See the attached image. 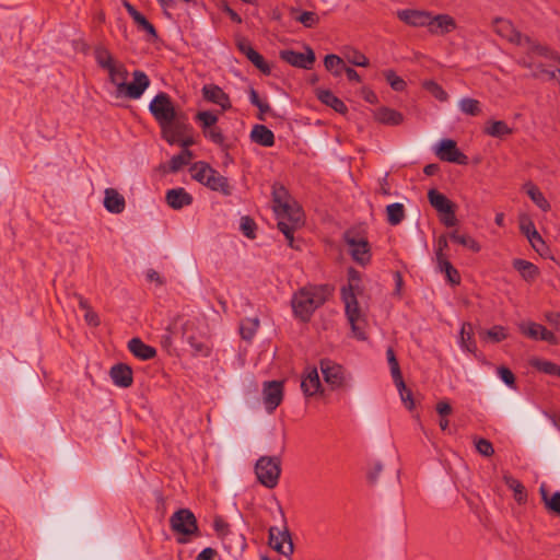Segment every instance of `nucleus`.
Wrapping results in <instances>:
<instances>
[{"label": "nucleus", "mask_w": 560, "mask_h": 560, "mask_svg": "<svg viewBox=\"0 0 560 560\" xmlns=\"http://www.w3.org/2000/svg\"><path fill=\"white\" fill-rule=\"evenodd\" d=\"M428 31L433 36H445L457 28L455 19L450 14H431Z\"/></svg>", "instance_id": "nucleus-18"}, {"label": "nucleus", "mask_w": 560, "mask_h": 560, "mask_svg": "<svg viewBox=\"0 0 560 560\" xmlns=\"http://www.w3.org/2000/svg\"><path fill=\"white\" fill-rule=\"evenodd\" d=\"M475 446L477 452L482 456L490 457L494 453L492 443L487 439H475Z\"/></svg>", "instance_id": "nucleus-56"}, {"label": "nucleus", "mask_w": 560, "mask_h": 560, "mask_svg": "<svg viewBox=\"0 0 560 560\" xmlns=\"http://www.w3.org/2000/svg\"><path fill=\"white\" fill-rule=\"evenodd\" d=\"M485 133L493 138H504L513 132V129L503 120H490L486 124Z\"/></svg>", "instance_id": "nucleus-33"}, {"label": "nucleus", "mask_w": 560, "mask_h": 560, "mask_svg": "<svg viewBox=\"0 0 560 560\" xmlns=\"http://www.w3.org/2000/svg\"><path fill=\"white\" fill-rule=\"evenodd\" d=\"M539 492L546 508L555 513L560 514V491L555 492L552 497L549 498L545 485H541Z\"/></svg>", "instance_id": "nucleus-46"}, {"label": "nucleus", "mask_w": 560, "mask_h": 560, "mask_svg": "<svg viewBox=\"0 0 560 560\" xmlns=\"http://www.w3.org/2000/svg\"><path fill=\"white\" fill-rule=\"evenodd\" d=\"M272 202L278 229L285 236L289 246L294 248V232L303 226L304 212L287 188L279 184L272 186Z\"/></svg>", "instance_id": "nucleus-1"}, {"label": "nucleus", "mask_w": 560, "mask_h": 560, "mask_svg": "<svg viewBox=\"0 0 560 560\" xmlns=\"http://www.w3.org/2000/svg\"><path fill=\"white\" fill-rule=\"evenodd\" d=\"M191 177L211 190L220 191L225 196L231 195V187L226 177L219 174L208 163L199 161L189 168Z\"/></svg>", "instance_id": "nucleus-5"}, {"label": "nucleus", "mask_w": 560, "mask_h": 560, "mask_svg": "<svg viewBox=\"0 0 560 560\" xmlns=\"http://www.w3.org/2000/svg\"><path fill=\"white\" fill-rule=\"evenodd\" d=\"M135 22L139 25V27L145 31L152 38L158 37L155 27L145 19L144 15L140 14L138 18H136Z\"/></svg>", "instance_id": "nucleus-63"}, {"label": "nucleus", "mask_w": 560, "mask_h": 560, "mask_svg": "<svg viewBox=\"0 0 560 560\" xmlns=\"http://www.w3.org/2000/svg\"><path fill=\"white\" fill-rule=\"evenodd\" d=\"M493 30L494 32L501 36L502 38L508 39L509 42L520 45L527 46L528 49L537 50L538 54L544 55L546 48L540 45L534 43L529 37L523 36L518 31L515 30L513 24L505 19L497 18L493 20Z\"/></svg>", "instance_id": "nucleus-7"}, {"label": "nucleus", "mask_w": 560, "mask_h": 560, "mask_svg": "<svg viewBox=\"0 0 560 560\" xmlns=\"http://www.w3.org/2000/svg\"><path fill=\"white\" fill-rule=\"evenodd\" d=\"M165 199L167 205L175 210H179L191 205L192 196L184 188H174L166 191Z\"/></svg>", "instance_id": "nucleus-23"}, {"label": "nucleus", "mask_w": 560, "mask_h": 560, "mask_svg": "<svg viewBox=\"0 0 560 560\" xmlns=\"http://www.w3.org/2000/svg\"><path fill=\"white\" fill-rule=\"evenodd\" d=\"M481 338H488L493 342H500L508 338L506 328L500 325H495L488 330L480 331Z\"/></svg>", "instance_id": "nucleus-49"}, {"label": "nucleus", "mask_w": 560, "mask_h": 560, "mask_svg": "<svg viewBox=\"0 0 560 560\" xmlns=\"http://www.w3.org/2000/svg\"><path fill=\"white\" fill-rule=\"evenodd\" d=\"M296 21L302 23L305 27H313L318 23L319 19L316 13L304 11L296 18Z\"/></svg>", "instance_id": "nucleus-60"}, {"label": "nucleus", "mask_w": 560, "mask_h": 560, "mask_svg": "<svg viewBox=\"0 0 560 560\" xmlns=\"http://www.w3.org/2000/svg\"><path fill=\"white\" fill-rule=\"evenodd\" d=\"M513 267L521 273L522 278L528 282L534 281L539 273L538 268L534 264L524 259H514Z\"/></svg>", "instance_id": "nucleus-34"}, {"label": "nucleus", "mask_w": 560, "mask_h": 560, "mask_svg": "<svg viewBox=\"0 0 560 560\" xmlns=\"http://www.w3.org/2000/svg\"><path fill=\"white\" fill-rule=\"evenodd\" d=\"M256 223L249 217H243L241 219V231L248 238H255Z\"/></svg>", "instance_id": "nucleus-59"}, {"label": "nucleus", "mask_w": 560, "mask_h": 560, "mask_svg": "<svg viewBox=\"0 0 560 560\" xmlns=\"http://www.w3.org/2000/svg\"><path fill=\"white\" fill-rule=\"evenodd\" d=\"M357 278L354 270L350 271V282ZM341 298L346 306V315L351 326L353 336L359 340H365L366 336V319L361 313L359 303L355 298L354 289L352 283L349 287L341 289Z\"/></svg>", "instance_id": "nucleus-3"}, {"label": "nucleus", "mask_w": 560, "mask_h": 560, "mask_svg": "<svg viewBox=\"0 0 560 560\" xmlns=\"http://www.w3.org/2000/svg\"><path fill=\"white\" fill-rule=\"evenodd\" d=\"M503 480L504 483L513 491L515 501L520 504L525 503L527 500V492L521 481L509 474L503 476Z\"/></svg>", "instance_id": "nucleus-37"}, {"label": "nucleus", "mask_w": 560, "mask_h": 560, "mask_svg": "<svg viewBox=\"0 0 560 560\" xmlns=\"http://www.w3.org/2000/svg\"><path fill=\"white\" fill-rule=\"evenodd\" d=\"M283 399V384L279 381H268L262 384V400L266 410L272 413Z\"/></svg>", "instance_id": "nucleus-14"}, {"label": "nucleus", "mask_w": 560, "mask_h": 560, "mask_svg": "<svg viewBox=\"0 0 560 560\" xmlns=\"http://www.w3.org/2000/svg\"><path fill=\"white\" fill-rule=\"evenodd\" d=\"M316 95L322 103L331 107L337 113H339V114L347 113L348 108H347L346 104L329 90L318 89L316 91Z\"/></svg>", "instance_id": "nucleus-30"}, {"label": "nucleus", "mask_w": 560, "mask_h": 560, "mask_svg": "<svg viewBox=\"0 0 560 560\" xmlns=\"http://www.w3.org/2000/svg\"><path fill=\"white\" fill-rule=\"evenodd\" d=\"M109 375L113 383L118 387L127 388L133 382L131 368L124 363L112 366Z\"/></svg>", "instance_id": "nucleus-22"}, {"label": "nucleus", "mask_w": 560, "mask_h": 560, "mask_svg": "<svg viewBox=\"0 0 560 560\" xmlns=\"http://www.w3.org/2000/svg\"><path fill=\"white\" fill-rule=\"evenodd\" d=\"M386 357H387V361H388V364L390 368V374H392L395 385H399L400 387H402L404 386L402 374H401L400 366L397 361L395 351L392 347H389L386 350Z\"/></svg>", "instance_id": "nucleus-38"}, {"label": "nucleus", "mask_w": 560, "mask_h": 560, "mask_svg": "<svg viewBox=\"0 0 560 560\" xmlns=\"http://www.w3.org/2000/svg\"><path fill=\"white\" fill-rule=\"evenodd\" d=\"M203 136L208 138L210 141H212L215 144L222 145L224 143V136L221 131V129L217 126L212 127L211 129H208L203 132Z\"/></svg>", "instance_id": "nucleus-62"}, {"label": "nucleus", "mask_w": 560, "mask_h": 560, "mask_svg": "<svg viewBox=\"0 0 560 560\" xmlns=\"http://www.w3.org/2000/svg\"><path fill=\"white\" fill-rule=\"evenodd\" d=\"M104 195V207L108 212L121 213L125 210V198L116 189L106 188Z\"/></svg>", "instance_id": "nucleus-24"}, {"label": "nucleus", "mask_w": 560, "mask_h": 560, "mask_svg": "<svg viewBox=\"0 0 560 560\" xmlns=\"http://www.w3.org/2000/svg\"><path fill=\"white\" fill-rule=\"evenodd\" d=\"M196 120L200 124L203 133L208 129H211L215 126L218 121V116L214 115L212 112L205 110L197 113Z\"/></svg>", "instance_id": "nucleus-50"}, {"label": "nucleus", "mask_w": 560, "mask_h": 560, "mask_svg": "<svg viewBox=\"0 0 560 560\" xmlns=\"http://www.w3.org/2000/svg\"><path fill=\"white\" fill-rule=\"evenodd\" d=\"M94 57L97 65L104 70H107L116 62L112 52L103 45H97L94 47Z\"/></svg>", "instance_id": "nucleus-40"}, {"label": "nucleus", "mask_w": 560, "mask_h": 560, "mask_svg": "<svg viewBox=\"0 0 560 560\" xmlns=\"http://www.w3.org/2000/svg\"><path fill=\"white\" fill-rule=\"evenodd\" d=\"M343 238L350 248L353 260L360 265H366L371 260L370 245L364 236L355 231H347Z\"/></svg>", "instance_id": "nucleus-10"}, {"label": "nucleus", "mask_w": 560, "mask_h": 560, "mask_svg": "<svg viewBox=\"0 0 560 560\" xmlns=\"http://www.w3.org/2000/svg\"><path fill=\"white\" fill-rule=\"evenodd\" d=\"M183 336L195 355L208 357L211 352L208 325L203 319L191 318L183 325Z\"/></svg>", "instance_id": "nucleus-4"}, {"label": "nucleus", "mask_w": 560, "mask_h": 560, "mask_svg": "<svg viewBox=\"0 0 560 560\" xmlns=\"http://www.w3.org/2000/svg\"><path fill=\"white\" fill-rule=\"evenodd\" d=\"M422 86L439 101H441V102L447 101V98H448L447 93L435 81H432V80L424 81Z\"/></svg>", "instance_id": "nucleus-52"}, {"label": "nucleus", "mask_w": 560, "mask_h": 560, "mask_svg": "<svg viewBox=\"0 0 560 560\" xmlns=\"http://www.w3.org/2000/svg\"><path fill=\"white\" fill-rule=\"evenodd\" d=\"M524 189H525L526 194L528 195V197L533 200V202L539 209H541L544 212L549 211L550 203L548 202V200L545 198L544 194L539 190V188L536 185H534L532 183H526L524 185Z\"/></svg>", "instance_id": "nucleus-35"}, {"label": "nucleus", "mask_w": 560, "mask_h": 560, "mask_svg": "<svg viewBox=\"0 0 560 560\" xmlns=\"http://www.w3.org/2000/svg\"><path fill=\"white\" fill-rule=\"evenodd\" d=\"M498 375L500 378L510 387H514L515 385V376L512 371L505 366H500L498 369Z\"/></svg>", "instance_id": "nucleus-64"}, {"label": "nucleus", "mask_w": 560, "mask_h": 560, "mask_svg": "<svg viewBox=\"0 0 560 560\" xmlns=\"http://www.w3.org/2000/svg\"><path fill=\"white\" fill-rule=\"evenodd\" d=\"M435 410L440 416L439 427L442 431H446L450 424L447 417L453 412L452 406L447 400H441L436 404Z\"/></svg>", "instance_id": "nucleus-45"}, {"label": "nucleus", "mask_w": 560, "mask_h": 560, "mask_svg": "<svg viewBox=\"0 0 560 560\" xmlns=\"http://www.w3.org/2000/svg\"><path fill=\"white\" fill-rule=\"evenodd\" d=\"M459 109L469 116H478L481 113L480 102L475 98L464 97L458 103Z\"/></svg>", "instance_id": "nucleus-47"}, {"label": "nucleus", "mask_w": 560, "mask_h": 560, "mask_svg": "<svg viewBox=\"0 0 560 560\" xmlns=\"http://www.w3.org/2000/svg\"><path fill=\"white\" fill-rule=\"evenodd\" d=\"M448 234L440 235L435 242L434 254H435V262L448 259L445 249L448 247Z\"/></svg>", "instance_id": "nucleus-55"}, {"label": "nucleus", "mask_w": 560, "mask_h": 560, "mask_svg": "<svg viewBox=\"0 0 560 560\" xmlns=\"http://www.w3.org/2000/svg\"><path fill=\"white\" fill-rule=\"evenodd\" d=\"M431 14L430 11L415 9L397 11V18L412 27H429Z\"/></svg>", "instance_id": "nucleus-19"}, {"label": "nucleus", "mask_w": 560, "mask_h": 560, "mask_svg": "<svg viewBox=\"0 0 560 560\" xmlns=\"http://www.w3.org/2000/svg\"><path fill=\"white\" fill-rule=\"evenodd\" d=\"M435 153L442 161L458 165L468 164V156L457 148L456 142L452 139L441 140Z\"/></svg>", "instance_id": "nucleus-12"}, {"label": "nucleus", "mask_w": 560, "mask_h": 560, "mask_svg": "<svg viewBox=\"0 0 560 560\" xmlns=\"http://www.w3.org/2000/svg\"><path fill=\"white\" fill-rule=\"evenodd\" d=\"M178 117L175 122H171L164 126H161L162 137L170 144H175L179 142L180 138L190 130L188 124Z\"/></svg>", "instance_id": "nucleus-20"}, {"label": "nucleus", "mask_w": 560, "mask_h": 560, "mask_svg": "<svg viewBox=\"0 0 560 560\" xmlns=\"http://www.w3.org/2000/svg\"><path fill=\"white\" fill-rule=\"evenodd\" d=\"M269 545L273 550L285 557H290L294 551L291 534L287 527L283 529L271 527L269 529Z\"/></svg>", "instance_id": "nucleus-11"}, {"label": "nucleus", "mask_w": 560, "mask_h": 560, "mask_svg": "<svg viewBox=\"0 0 560 560\" xmlns=\"http://www.w3.org/2000/svg\"><path fill=\"white\" fill-rule=\"evenodd\" d=\"M319 366L325 382L332 389L342 387L345 385L346 376L341 365L329 359H323L319 362Z\"/></svg>", "instance_id": "nucleus-13"}, {"label": "nucleus", "mask_w": 560, "mask_h": 560, "mask_svg": "<svg viewBox=\"0 0 560 560\" xmlns=\"http://www.w3.org/2000/svg\"><path fill=\"white\" fill-rule=\"evenodd\" d=\"M172 530L182 536H191L198 533L197 520L189 509H179L170 518Z\"/></svg>", "instance_id": "nucleus-9"}, {"label": "nucleus", "mask_w": 560, "mask_h": 560, "mask_svg": "<svg viewBox=\"0 0 560 560\" xmlns=\"http://www.w3.org/2000/svg\"><path fill=\"white\" fill-rule=\"evenodd\" d=\"M428 199L430 205L441 213L454 212L455 205L443 194L436 189L428 191Z\"/></svg>", "instance_id": "nucleus-25"}, {"label": "nucleus", "mask_w": 560, "mask_h": 560, "mask_svg": "<svg viewBox=\"0 0 560 560\" xmlns=\"http://www.w3.org/2000/svg\"><path fill=\"white\" fill-rule=\"evenodd\" d=\"M255 472L259 482L268 489L278 485L281 474V463L276 456H262L255 466Z\"/></svg>", "instance_id": "nucleus-8"}, {"label": "nucleus", "mask_w": 560, "mask_h": 560, "mask_svg": "<svg viewBox=\"0 0 560 560\" xmlns=\"http://www.w3.org/2000/svg\"><path fill=\"white\" fill-rule=\"evenodd\" d=\"M436 268L440 272H443L447 279V281L453 284L457 285L460 283V276L458 270L450 262L448 259L438 261Z\"/></svg>", "instance_id": "nucleus-39"}, {"label": "nucleus", "mask_w": 560, "mask_h": 560, "mask_svg": "<svg viewBox=\"0 0 560 560\" xmlns=\"http://www.w3.org/2000/svg\"><path fill=\"white\" fill-rule=\"evenodd\" d=\"M132 82H126L125 86L122 88L121 94L128 98L138 100L149 88L150 79L143 71L140 70H136L132 72Z\"/></svg>", "instance_id": "nucleus-17"}, {"label": "nucleus", "mask_w": 560, "mask_h": 560, "mask_svg": "<svg viewBox=\"0 0 560 560\" xmlns=\"http://www.w3.org/2000/svg\"><path fill=\"white\" fill-rule=\"evenodd\" d=\"M202 96L206 101L219 105L223 110L231 108L229 95L215 84H206L202 88Z\"/></svg>", "instance_id": "nucleus-21"}, {"label": "nucleus", "mask_w": 560, "mask_h": 560, "mask_svg": "<svg viewBox=\"0 0 560 560\" xmlns=\"http://www.w3.org/2000/svg\"><path fill=\"white\" fill-rule=\"evenodd\" d=\"M194 154L190 150H183L179 154L174 155L170 161V172L176 173L183 166L189 164Z\"/></svg>", "instance_id": "nucleus-44"}, {"label": "nucleus", "mask_w": 560, "mask_h": 560, "mask_svg": "<svg viewBox=\"0 0 560 560\" xmlns=\"http://www.w3.org/2000/svg\"><path fill=\"white\" fill-rule=\"evenodd\" d=\"M149 110L160 127L175 122V120L180 117L171 96L164 92H160L153 97L149 104Z\"/></svg>", "instance_id": "nucleus-6"}, {"label": "nucleus", "mask_w": 560, "mask_h": 560, "mask_svg": "<svg viewBox=\"0 0 560 560\" xmlns=\"http://www.w3.org/2000/svg\"><path fill=\"white\" fill-rule=\"evenodd\" d=\"M329 293L326 285H306L300 289L291 301L295 317L308 322L313 313L325 303Z\"/></svg>", "instance_id": "nucleus-2"}, {"label": "nucleus", "mask_w": 560, "mask_h": 560, "mask_svg": "<svg viewBox=\"0 0 560 560\" xmlns=\"http://www.w3.org/2000/svg\"><path fill=\"white\" fill-rule=\"evenodd\" d=\"M532 365L539 372L548 375H557L560 377V365L547 360L536 359L532 362Z\"/></svg>", "instance_id": "nucleus-48"}, {"label": "nucleus", "mask_w": 560, "mask_h": 560, "mask_svg": "<svg viewBox=\"0 0 560 560\" xmlns=\"http://www.w3.org/2000/svg\"><path fill=\"white\" fill-rule=\"evenodd\" d=\"M305 50V52H298L290 49L281 50L280 58L292 67L311 69L315 62V54L308 46Z\"/></svg>", "instance_id": "nucleus-16"}, {"label": "nucleus", "mask_w": 560, "mask_h": 560, "mask_svg": "<svg viewBox=\"0 0 560 560\" xmlns=\"http://www.w3.org/2000/svg\"><path fill=\"white\" fill-rule=\"evenodd\" d=\"M383 75L394 91L401 92L406 89L407 84L405 80L398 77L394 70H385L383 71Z\"/></svg>", "instance_id": "nucleus-51"}, {"label": "nucleus", "mask_w": 560, "mask_h": 560, "mask_svg": "<svg viewBox=\"0 0 560 560\" xmlns=\"http://www.w3.org/2000/svg\"><path fill=\"white\" fill-rule=\"evenodd\" d=\"M259 327L258 318H245L241 322L240 332L243 339L252 340Z\"/></svg>", "instance_id": "nucleus-43"}, {"label": "nucleus", "mask_w": 560, "mask_h": 560, "mask_svg": "<svg viewBox=\"0 0 560 560\" xmlns=\"http://www.w3.org/2000/svg\"><path fill=\"white\" fill-rule=\"evenodd\" d=\"M374 118L381 124L397 126L402 122V115L392 108L381 107L374 112Z\"/></svg>", "instance_id": "nucleus-31"}, {"label": "nucleus", "mask_w": 560, "mask_h": 560, "mask_svg": "<svg viewBox=\"0 0 560 560\" xmlns=\"http://www.w3.org/2000/svg\"><path fill=\"white\" fill-rule=\"evenodd\" d=\"M301 388L305 396H314L320 390L322 384L316 368L308 369L306 375L302 380Z\"/></svg>", "instance_id": "nucleus-27"}, {"label": "nucleus", "mask_w": 560, "mask_h": 560, "mask_svg": "<svg viewBox=\"0 0 560 560\" xmlns=\"http://www.w3.org/2000/svg\"><path fill=\"white\" fill-rule=\"evenodd\" d=\"M106 71L108 72L109 81L116 85L118 94L122 93V88L128 79V71L126 67L121 62L116 61Z\"/></svg>", "instance_id": "nucleus-26"}, {"label": "nucleus", "mask_w": 560, "mask_h": 560, "mask_svg": "<svg viewBox=\"0 0 560 560\" xmlns=\"http://www.w3.org/2000/svg\"><path fill=\"white\" fill-rule=\"evenodd\" d=\"M249 101L254 106L258 107L260 114H266L271 109L267 102L259 98V95L254 88L249 89Z\"/></svg>", "instance_id": "nucleus-58"}, {"label": "nucleus", "mask_w": 560, "mask_h": 560, "mask_svg": "<svg viewBox=\"0 0 560 560\" xmlns=\"http://www.w3.org/2000/svg\"><path fill=\"white\" fill-rule=\"evenodd\" d=\"M530 245L540 255V256H547L549 249L546 245L545 241L541 238L540 234L537 232V230H532V237L528 238Z\"/></svg>", "instance_id": "nucleus-54"}, {"label": "nucleus", "mask_w": 560, "mask_h": 560, "mask_svg": "<svg viewBox=\"0 0 560 560\" xmlns=\"http://www.w3.org/2000/svg\"><path fill=\"white\" fill-rule=\"evenodd\" d=\"M253 142L262 147H272L275 143L273 132L264 125H255L250 131Z\"/></svg>", "instance_id": "nucleus-29"}, {"label": "nucleus", "mask_w": 560, "mask_h": 560, "mask_svg": "<svg viewBox=\"0 0 560 560\" xmlns=\"http://www.w3.org/2000/svg\"><path fill=\"white\" fill-rule=\"evenodd\" d=\"M128 349L135 357L141 360H150L156 355V350L153 347L145 345L139 338H132L128 342Z\"/></svg>", "instance_id": "nucleus-28"}, {"label": "nucleus", "mask_w": 560, "mask_h": 560, "mask_svg": "<svg viewBox=\"0 0 560 560\" xmlns=\"http://www.w3.org/2000/svg\"><path fill=\"white\" fill-rule=\"evenodd\" d=\"M325 68L330 71L335 77H339L346 69L342 58L337 55H327L324 59Z\"/></svg>", "instance_id": "nucleus-42"}, {"label": "nucleus", "mask_w": 560, "mask_h": 560, "mask_svg": "<svg viewBox=\"0 0 560 560\" xmlns=\"http://www.w3.org/2000/svg\"><path fill=\"white\" fill-rule=\"evenodd\" d=\"M448 237L454 243L462 245L463 247L471 250L472 253H478L481 249V246L477 240H475L467 233H462L459 230H454L450 232Z\"/></svg>", "instance_id": "nucleus-32"}, {"label": "nucleus", "mask_w": 560, "mask_h": 560, "mask_svg": "<svg viewBox=\"0 0 560 560\" xmlns=\"http://www.w3.org/2000/svg\"><path fill=\"white\" fill-rule=\"evenodd\" d=\"M459 343L460 347L468 351L474 353L477 350L476 341L474 339V329L471 324L465 323L462 326L460 332H459Z\"/></svg>", "instance_id": "nucleus-36"}, {"label": "nucleus", "mask_w": 560, "mask_h": 560, "mask_svg": "<svg viewBox=\"0 0 560 560\" xmlns=\"http://www.w3.org/2000/svg\"><path fill=\"white\" fill-rule=\"evenodd\" d=\"M520 331L534 340H544L551 345L558 343L556 335L540 324L534 322H522L518 325Z\"/></svg>", "instance_id": "nucleus-15"}, {"label": "nucleus", "mask_w": 560, "mask_h": 560, "mask_svg": "<svg viewBox=\"0 0 560 560\" xmlns=\"http://www.w3.org/2000/svg\"><path fill=\"white\" fill-rule=\"evenodd\" d=\"M246 57L264 74H269L271 72L269 65L266 62L264 57L255 49L253 51H249V54Z\"/></svg>", "instance_id": "nucleus-53"}, {"label": "nucleus", "mask_w": 560, "mask_h": 560, "mask_svg": "<svg viewBox=\"0 0 560 560\" xmlns=\"http://www.w3.org/2000/svg\"><path fill=\"white\" fill-rule=\"evenodd\" d=\"M396 387H397V389L399 392L400 399L404 402V405L409 410L413 409L415 408V401H413V397H412L411 390L406 387L405 383H404L402 387H400L399 385H396Z\"/></svg>", "instance_id": "nucleus-61"}, {"label": "nucleus", "mask_w": 560, "mask_h": 560, "mask_svg": "<svg viewBox=\"0 0 560 560\" xmlns=\"http://www.w3.org/2000/svg\"><path fill=\"white\" fill-rule=\"evenodd\" d=\"M346 59L353 66L368 67L370 65L369 59L362 52L352 50L346 55Z\"/></svg>", "instance_id": "nucleus-57"}, {"label": "nucleus", "mask_w": 560, "mask_h": 560, "mask_svg": "<svg viewBox=\"0 0 560 560\" xmlns=\"http://www.w3.org/2000/svg\"><path fill=\"white\" fill-rule=\"evenodd\" d=\"M387 221L390 225H398L405 219V208L402 203L395 202L386 207Z\"/></svg>", "instance_id": "nucleus-41"}]
</instances>
